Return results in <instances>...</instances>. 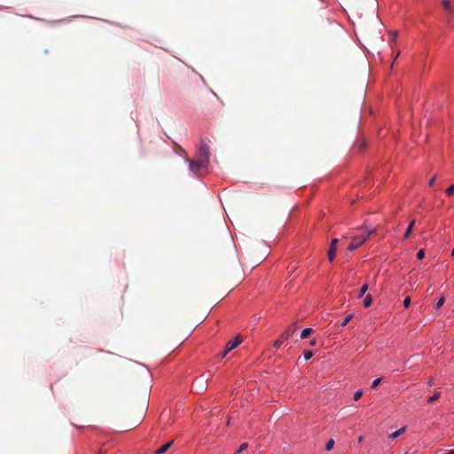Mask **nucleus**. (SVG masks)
Listing matches in <instances>:
<instances>
[{"mask_svg": "<svg viewBox=\"0 0 454 454\" xmlns=\"http://www.w3.org/2000/svg\"><path fill=\"white\" fill-rule=\"evenodd\" d=\"M447 454H454V450H450Z\"/></svg>", "mask_w": 454, "mask_h": 454, "instance_id": "obj_33", "label": "nucleus"}, {"mask_svg": "<svg viewBox=\"0 0 454 454\" xmlns=\"http://www.w3.org/2000/svg\"><path fill=\"white\" fill-rule=\"evenodd\" d=\"M368 234V238L372 233V231L369 229L367 226H363L362 228L358 229L357 233L355 236H358L359 238H364V234Z\"/></svg>", "mask_w": 454, "mask_h": 454, "instance_id": "obj_7", "label": "nucleus"}, {"mask_svg": "<svg viewBox=\"0 0 454 454\" xmlns=\"http://www.w3.org/2000/svg\"><path fill=\"white\" fill-rule=\"evenodd\" d=\"M313 356V352L311 350H306L303 352V357L305 360H309Z\"/></svg>", "mask_w": 454, "mask_h": 454, "instance_id": "obj_18", "label": "nucleus"}, {"mask_svg": "<svg viewBox=\"0 0 454 454\" xmlns=\"http://www.w3.org/2000/svg\"><path fill=\"white\" fill-rule=\"evenodd\" d=\"M441 395V392L435 389L434 394L427 399L428 403H432L434 401L438 399Z\"/></svg>", "mask_w": 454, "mask_h": 454, "instance_id": "obj_11", "label": "nucleus"}, {"mask_svg": "<svg viewBox=\"0 0 454 454\" xmlns=\"http://www.w3.org/2000/svg\"><path fill=\"white\" fill-rule=\"evenodd\" d=\"M334 445V441L333 439H330L326 444H325V450L329 451L333 449Z\"/></svg>", "mask_w": 454, "mask_h": 454, "instance_id": "obj_17", "label": "nucleus"}, {"mask_svg": "<svg viewBox=\"0 0 454 454\" xmlns=\"http://www.w3.org/2000/svg\"><path fill=\"white\" fill-rule=\"evenodd\" d=\"M207 379L205 378L204 375H201L194 380L193 387H195L198 386L200 388L202 389L205 387V384L207 383Z\"/></svg>", "mask_w": 454, "mask_h": 454, "instance_id": "obj_6", "label": "nucleus"}, {"mask_svg": "<svg viewBox=\"0 0 454 454\" xmlns=\"http://www.w3.org/2000/svg\"><path fill=\"white\" fill-rule=\"evenodd\" d=\"M209 149L208 146L202 142L200 148L196 152V159L204 161V163H209Z\"/></svg>", "mask_w": 454, "mask_h": 454, "instance_id": "obj_2", "label": "nucleus"}, {"mask_svg": "<svg viewBox=\"0 0 454 454\" xmlns=\"http://www.w3.org/2000/svg\"><path fill=\"white\" fill-rule=\"evenodd\" d=\"M312 332V328L310 327H307V328H304L302 331H301V339H306L309 336V334L311 333Z\"/></svg>", "mask_w": 454, "mask_h": 454, "instance_id": "obj_10", "label": "nucleus"}, {"mask_svg": "<svg viewBox=\"0 0 454 454\" xmlns=\"http://www.w3.org/2000/svg\"><path fill=\"white\" fill-rule=\"evenodd\" d=\"M172 443H173V442L170 441V442L163 444L161 447H160L158 450H155V454H163L172 445Z\"/></svg>", "mask_w": 454, "mask_h": 454, "instance_id": "obj_8", "label": "nucleus"}, {"mask_svg": "<svg viewBox=\"0 0 454 454\" xmlns=\"http://www.w3.org/2000/svg\"><path fill=\"white\" fill-rule=\"evenodd\" d=\"M414 224H415V220L413 219V220H411V221L410 222V223H409V225H408V228H410V229H411V230H412V229H413V227H414Z\"/></svg>", "mask_w": 454, "mask_h": 454, "instance_id": "obj_29", "label": "nucleus"}, {"mask_svg": "<svg viewBox=\"0 0 454 454\" xmlns=\"http://www.w3.org/2000/svg\"><path fill=\"white\" fill-rule=\"evenodd\" d=\"M435 179H436V177H435V176H433L432 178H430V179H429V181H428V184H429L430 186H433V185H434V182H435Z\"/></svg>", "mask_w": 454, "mask_h": 454, "instance_id": "obj_28", "label": "nucleus"}, {"mask_svg": "<svg viewBox=\"0 0 454 454\" xmlns=\"http://www.w3.org/2000/svg\"><path fill=\"white\" fill-rule=\"evenodd\" d=\"M368 239V234L365 233L364 238H359L358 236H353L352 240L349 243L348 249V250H355L357 247H359L361 245H363Z\"/></svg>", "mask_w": 454, "mask_h": 454, "instance_id": "obj_3", "label": "nucleus"}, {"mask_svg": "<svg viewBox=\"0 0 454 454\" xmlns=\"http://www.w3.org/2000/svg\"><path fill=\"white\" fill-rule=\"evenodd\" d=\"M362 395H363V390L358 389L354 393L353 398L355 401H358L362 397Z\"/></svg>", "mask_w": 454, "mask_h": 454, "instance_id": "obj_16", "label": "nucleus"}, {"mask_svg": "<svg viewBox=\"0 0 454 454\" xmlns=\"http://www.w3.org/2000/svg\"><path fill=\"white\" fill-rule=\"evenodd\" d=\"M294 333V330L291 329V328H287L281 334L280 336L278 337V340H275L274 342V347L276 348H279L281 346V344L288 340Z\"/></svg>", "mask_w": 454, "mask_h": 454, "instance_id": "obj_4", "label": "nucleus"}, {"mask_svg": "<svg viewBox=\"0 0 454 454\" xmlns=\"http://www.w3.org/2000/svg\"><path fill=\"white\" fill-rule=\"evenodd\" d=\"M428 384H429L430 386H433V385H434V381H433V380H432V379H430V380H429Z\"/></svg>", "mask_w": 454, "mask_h": 454, "instance_id": "obj_32", "label": "nucleus"}, {"mask_svg": "<svg viewBox=\"0 0 454 454\" xmlns=\"http://www.w3.org/2000/svg\"><path fill=\"white\" fill-rule=\"evenodd\" d=\"M411 231H412V230L407 227V228H406V231H405V232H404V236H403V238H404V239H408V238H409V236H410V234L411 233Z\"/></svg>", "mask_w": 454, "mask_h": 454, "instance_id": "obj_26", "label": "nucleus"}, {"mask_svg": "<svg viewBox=\"0 0 454 454\" xmlns=\"http://www.w3.org/2000/svg\"><path fill=\"white\" fill-rule=\"evenodd\" d=\"M446 194L448 196H452L454 194V184L446 189Z\"/></svg>", "mask_w": 454, "mask_h": 454, "instance_id": "obj_21", "label": "nucleus"}, {"mask_svg": "<svg viewBox=\"0 0 454 454\" xmlns=\"http://www.w3.org/2000/svg\"><path fill=\"white\" fill-rule=\"evenodd\" d=\"M353 314H348L345 317V318L341 321L340 323V325L343 327V326H346L348 325V323L353 318Z\"/></svg>", "mask_w": 454, "mask_h": 454, "instance_id": "obj_14", "label": "nucleus"}, {"mask_svg": "<svg viewBox=\"0 0 454 454\" xmlns=\"http://www.w3.org/2000/svg\"><path fill=\"white\" fill-rule=\"evenodd\" d=\"M380 381H381V379H380V378H377V379H375V380L372 381L371 387H372V388H373V389H374V388H376V387L379 386V384L380 383Z\"/></svg>", "mask_w": 454, "mask_h": 454, "instance_id": "obj_23", "label": "nucleus"}, {"mask_svg": "<svg viewBox=\"0 0 454 454\" xmlns=\"http://www.w3.org/2000/svg\"><path fill=\"white\" fill-rule=\"evenodd\" d=\"M403 303L405 308H408L411 304V297L410 296L405 297Z\"/></svg>", "mask_w": 454, "mask_h": 454, "instance_id": "obj_25", "label": "nucleus"}, {"mask_svg": "<svg viewBox=\"0 0 454 454\" xmlns=\"http://www.w3.org/2000/svg\"><path fill=\"white\" fill-rule=\"evenodd\" d=\"M241 342L242 339L239 336H236L234 339L229 340L224 348V353H229L237 348Z\"/></svg>", "mask_w": 454, "mask_h": 454, "instance_id": "obj_5", "label": "nucleus"}, {"mask_svg": "<svg viewBox=\"0 0 454 454\" xmlns=\"http://www.w3.org/2000/svg\"><path fill=\"white\" fill-rule=\"evenodd\" d=\"M406 430V427H403L401 428H399L398 430L393 432L392 434H389V438L391 439H395L397 438L399 435H401L403 433H404Z\"/></svg>", "mask_w": 454, "mask_h": 454, "instance_id": "obj_9", "label": "nucleus"}, {"mask_svg": "<svg viewBox=\"0 0 454 454\" xmlns=\"http://www.w3.org/2000/svg\"><path fill=\"white\" fill-rule=\"evenodd\" d=\"M444 301H445V298L444 296H441L437 301H436V308L439 309L441 308L443 304H444Z\"/></svg>", "mask_w": 454, "mask_h": 454, "instance_id": "obj_20", "label": "nucleus"}, {"mask_svg": "<svg viewBox=\"0 0 454 454\" xmlns=\"http://www.w3.org/2000/svg\"><path fill=\"white\" fill-rule=\"evenodd\" d=\"M185 160L189 162V168L194 176H200V170L207 169L208 166L207 163L199 160H195L186 158Z\"/></svg>", "mask_w": 454, "mask_h": 454, "instance_id": "obj_1", "label": "nucleus"}, {"mask_svg": "<svg viewBox=\"0 0 454 454\" xmlns=\"http://www.w3.org/2000/svg\"><path fill=\"white\" fill-rule=\"evenodd\" d=\"M396 36H397V32L395 31L392 35V40H395L396 39Z\"/></svg>", "mask_w": 454, "mask_h": 454, "instance_id": "obj_31", "label": "nucleus"}, {"mask_svg": "<svg viewBox=\"0 0 454 454\" xmlns=\"http://www.w3.org/2000/svg\"><path fill=\"white\" fill-rule=\"evenodd\" d=\"M369 288V285L367 283H364L362 286H361V289H360V292H359V297H362L365 294V293L367 292Z\"/></svg>", "mask_w": 454, "mask_h": 454, "instance_id": "obj_15", "label": "nucleus"}, {"mask_svg": "<svg viewBox=\"0 0 454 454\" xmlns=\"http://www.w3.org/2000/svg\"><path fill=\"white\" fill-rule=\"evenodd\" d=\"M451 254L454 255V247L452 248Z\"/></svg>", "mask_w": 454, "mask_h": 454, "instance_id": "obj_34", "label": "nucleus"}, {"mask_svg": "<svg viewBox=\"0 0 454 454\" xmlns=\"http://www.w3.org/2000/svg\"><path fill=\"white\" fill-rule=\"evenodd\" d=\"M248 447V443L247 442H244L242 443L239 449L235 451V454H239L240 453L241 451H243L244 450H246L247 448Z\"/></svg>", "mask_w": 454, "mask_h": 454, "instance_id": "obj_19", "label": "nucleus"}, {"mask_svg": "<svg viewBox=\"0 0 454 454\" xmlns=\"http://www.w3.org/2000/svg\"><path fill=\"white\" fill-rule=\"evenodd\" d=\"M337 243H338V239H333L331 241V245H330V247H335Z\"/></svg>", "mask_w": 454, "mask_h": 454, "instance_id": "obj_27", "label": "nucleus"}, {"mask_svg": "<svg viewBox=\"0 0 454 454\" xmlns=\"http://www.w3.org/2000/svg\"><path fill=\"white\" fill-rule=\"evenodd\" d=\"M335 253H336V247H330L328 249V254H327L329 261L332 262L334 259Z\"/></svg>", "mask_w": 454, "mask_h": 454, "instance_id": "obj_12", "label": "nucleus"}, {"mask_svg": "<svg viewBox=\"0 0 454 454\" xmlns=\"http://www.w3.org/2000/svg\"><path fill=\"white\" fill-rule=\"evenodd\" d=\"M443 6H444V9L450 12H452L451 10V5H450V3L449 1H443Z\"/></svg>", "mask_w": 454, "mask_h": 454, "instance_id": "obj_22", "label": "nucleus"}, {"mask_svg": "<svg viewBox=\"0 0 454 454\" xmlns=\"http://www.w3.org/2000/svg\"><path fill=\"white\" fill-rule=\"evenodd\" d=\"M372 298L371 294H367L364 299V306L368 308L372 305Z\"/></svg>", "mask_w": 454, "mask_h": 454, "instance_id": "obj_13", "label": "nucleus"}, {"mask_svg": "<svg viewBox=\"0 0 454 454\" xmlns=\"http://www.w3.org/2000/svg\"><path fill=\"white\" fill-rule=\"evenodd\" d=\"M417 258L421 260L424 258L425 256V251L423 249H419L418 252H417Z\"/></svg>", "mask_w": 454, "mask_h": 454, "instance_id": "obj_24", "label": "nucleus"}, {"mask_svg": "<svg viewBox=\"0 0 454 454\" xmlns=\"http://www.w3.org/2000/svg\"><path fill=\"white\" fill-rule=\"evenodd\" d=\"M228 353H224V349L219 353V356H221V358H223Z\"/></svg>", "mask_w": 454, "mask_h": 454, "instance_id": "obj_30", "label": "nucleus"}]
</instances>
